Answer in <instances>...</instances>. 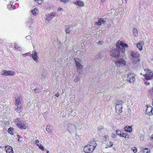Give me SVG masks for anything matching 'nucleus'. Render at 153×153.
I'll list each match as a JSON object with an SVG mask.
<instances>
[{"label": "nucleus", "mask_w": 153, "mask_h": 153, "mask_svg": "<svg viewBox=\"0 0 153 153\" xmlns=\"http://www.w3.org/2000/svg\"><path fill=\"white\" fill-rule=\"evenodd\" d=\"M97 144L94 140L91 141L84 148L83 150L86 153H92V152L96 147Z\"/></svg>", "instance_id": "1"}, {"label": "nucleus", "mask_w": 153, "mask_h": 153, "mask_svg": "<svg viewBox=\"0 0 153 153\" xmlns=\"http://www.w3.org/2000/svg\"><path fill=\"white\" fill-rule=\"evenodd\" d=\"M131 56H132V60L134 63L136 64L139 61V54L135 51H131L129 53Z\"/></svg>", "instance_id": "2"}, {"label": "nucleus", "mask_w": 153, "mask_h": 153, "mask_svg": "<svg viewBox=\"0 0 153 153\" xmlns=\"http://www.w3.org/2000/svg\"><path fill=\"white\" fill-rule=\"evenodd\" d=\"M124 102V100H120L116 103V111L117 113H121L122 112V107Z\"/></svg>", "instance_id": "3"}, {"label": "nucleus", "mask_w": 153, "mask_h": 153, "mask_svg": "<svg viewBox=\"0 0 153 153\" xmlns=\"http://www.w3.org/2000/svg\"><path fill=\"white\" fill-rule=\"evenodd\" d=\"M15 123L19 128L22 129H25L27 128L26 122L25 121L21 122L18 118L16 119L14 121Z\"/></svg>", "instance_id": "4"}, {"label": "nucleus", "mask_w": 153, "mask_h": 153, "mask_svg": "<svg viewBox=\"0 0 153 153\" xmlns=\"http://www.w3.org/2000/svg\"><path fill=\"white\" fill-rule=\"evenodd\" d=\"M116 47L118 48L123 53H124L126 51L125 48H128V45L124 43L121 41L118 42L116 44Z\"/></svg>", "instance_id": "5"}, {"label": "nucleus", "mask_w": 153, "mask_h": 153, "mask_svg": "<svg viewBox=\"0 0 153 153\" xmlns=\"http://www.w3.org/2000/svg\"><path fill=\"white\" fill-rule=\"evenodd\" d=\"M74 61L77 72L79 73L82 72L83 71L82 68L83 67L81 64L82 61L77 59H74Z\"/></svg>", "instance_id": "6"}, {"label": "nucleus", "mask_w": 153, "mask_h": 153, "mask_svg": "<svg viewBox=\"0 0 153 153\" xmlns=\"http://www.w3.org/2000/svg\"><path fill=\"white\" fill-rule=\"evenodd\" d=\"M145 74L143 75L145 79L146 80H150L153 77L152 71L148 69L144 70Z\"/></svg>", "instance_id": "7"}, {"label": "nucleus", "mask_w": 153, "mask_h": 153, "mask_svg": "<svg viewBox=\"0 0 153 153\" xmlns=\"http://www.w3.org/2000/svg\"><path fill=\"white\" fill-rule=\"evenodd\" d=\"M117 67H122L126 65V61L123 59H119L114 61Z\"/></svg>", "instance_id": "8"}, {"label": "nucleus", "mask_w": 153, "mask_h": 153, "mask_svg": "<svg viewBox=\"0 0 153 153\" xmlns=\"http://www.w3.org/2000/svg\"><path fill=\"white\" fill-rule=\"evenodd\" d=\"M110 55L113 57H118L120 55L119 51L114 48L111 49Z\"/></svg>", "instance_id": "9"}, {"label": "nucleus", "mask_w": 153, "mask_h": 153, "mask_svg": "<svg viewBox=\"0 0 153 153\" xmlns=\"http://www.w3.org/2000/svg\"><path fill=\"white\" fill-rule=\"evenodd\" d=\"M15 73L14 71H7L3 70L1 71V74L3 76L13 75Z\"/></svg>", "instance_id": "10"}, {"label": "nucleus", "mask_w": 153, "mask_h": 153, "mask_svg": "<svg viewBox=\"0 0 153 153\" xmlns=\"http://www.w3.org/2000/svg\"><path fill=\"white\" fill-rule=\"evenodd\" d=\"M32 57L33 59L36 63H39V57L37 53L35 51H32Z\"/></svg>", "instance_id": "11"}, {"label": "nucleus", "mask_w": 153, "mask_h": 153, "mask_svg": "<svg viewBox=\"0 0 153 153\" xmlns=\"http://www.w3.org/2000/svg\"><path fill=\"white\" fill-rule=\"evenodd\" d=\"M135 80L134 75L132 73H129L128 74L127 80L130 83L133 82Z\"/></svg>", "instance_id": "12"}, {"label": "nucleus", "mask_w": 153, "mask_h": 153, "mask_svg": "<svg viewBox=\"0 0 153 153\" xmlns=\"http://www.w3.org/2000/svg\"><path fill=\"white\" fill-rule=\"evenodd\" d=\"M22 99L21 96L19 95L16 98V106L22 105Z\"/></svg>", "instance_id": "13"}, {"label": "nucleus", "mask_w": 153, "mask_h": 153, "mask_svg": "<svg viewBox=\"0 0 153 153\" xmlns=\"http://www.w3.org/2000/svg\"><path fill=\"white\" fill-rule=\"evenodd\" d=\"M58 14L54 12L51 13L47 15L46 20L48 21H49L51 20L53 18L56 16H58Z\"/></svg>", "instance_id": "14"}, {"label": "nucleus", "mask_w": 153, "mask_h": 153, "mask_svg": "<svg viewBox=\"0 0 153 153\" xmlns=\"http://www.w3.org/2000/svg\"><path fill=\"white\" fill-rule=\"evenodd\" d=\"M147 107L146 111V114L149 116L152 115L153 114L152 111L153 108L150 105L147 106Z\"/></svg>", "instance_id": "15"}, {"label": "nucleus", "mask_w": 153, "mask_h": 153, "mask_svg": "<svg viewBox=\"0 0 153 153\" xmlns=\"http://www.w3.org/2000/svg\"><path fill=\"white\" fill-rule=\"evenodd\" d=\"M144 44V41H140L137 44L136 46L138 49L141 51L143 50V46Z\"/></svg>", "instance_id": "16"}, {"label": "nucleus", "mask_w": 153, "mask_h": 153, "mask_svg": "<svg viewBox=\"0 0 153 153\" xmlns=\"http://www.w3.org/2000/svg\"><path fill=\"white\" fill-rule=\"evenodd\" d=\"M5 149L7 153H13V151L12 147L8 145L6 146Z\"/></svg>", "instance_id": "17"}, {"label": "nucleus", "mask_w": 153, "mask_h": 153, "mask_svg": "<svg viewBox=\"0 0 153 153\" xmlns=\"http://www.w3.org/2000/svg\"><path fill=\"white\" fill-rule=\"evenodd\" d=\"M105 22L104 20L103 19L101 18L99 19L98 21L97 22H96V23L97 25H100L102 23L104 24L105 23Z\"/></svg>", "instance_id": "18"}, {"label": "nucleus", "mask_w": 153, "mask_h": 153, "mask_svg": "<svg viewBox=\"0 0 153 153\" xmlns=\"http://www.w3.org/2000/svg\"><path fill=\"white\" fill-rule=\"evenodd\" d=\"M124 129L126 131L129 132H131L132 131V127L131 126H126Z\"/></svg>", "instance_id": "19"}, {"label": "nucleus", "mask_w": 153, "mask_h": 153, "mask_svg": "<svg viewBox=\"0 0 153 153\" xmlns=\"http://www.w3.org/2000/svg\"><path fill=\"white\" fill-rule=\"evenodd\" d=\"M116 134L120 137H126V134L124 133H121L120 131L117 130L116 131Z\"/></svg>", "instance_id": "20"}, {"label": "nucleus", "mask_w": 153, "mask_h": 153, "mask_svg": "<svg viewBox=\"0 0 153 153\" xmlns=\"http://www.w3.org/2000/svg\"><path fill=\"white\" fill-rule=\"evenodd\" d=\"M16 111L18 112H21L22 110V105L16 106Z\"/></svg>", "instance_id": "21"}, {"label": "nucleus", "mask_w": 153, "mask_h": 153, "mask_svg": "<svg viewBox=\"0 0 153 153\" xmlns=\"http://www.w3.org/2000/svg\"><path fill=\"white\" fill-rule=\"evenodd\" d=\"M31 12L33 16H36L38 14V9L36 8H35L31 10Z\"/></svg>", "instance_id": "22"}, {"label": "nucleus", "mask_w": 153, "mask_h": 153, "mask_svg": "<svg viewBox=\"0 0 153 153\" xmlns=\"http://www.w3.org/2000/svg\"><path fill=\"white\" fill-rule=\"evenodd\" d=\"M133 33L134 36L136 37H137L138 36V32L136 28H134L133 29Z\"/></svg>", "instance_id": "23"}, {"label": "nucleus", "mask_w": 153, "mask_h": 153, "mask_svg": "<svg viewBox=\"0 0 153 153\" xmlns=\"http://www.w3.org/2000/svg\"><path fill=\"white\" fill-rule=\"evenodd\" d=\"M74 3L75 4L80 6H82L84 5V3L81 1H76Z\"/></svg>", "instance_id": "24"}, {"label": "nucleus", "mask_w": 153, "mask_h": 153, "mask_svg": "<svg viewBox=\"0 0 153 153\" xmlns=\"http://www.w3.org/2000/svg\"><path fill=\"white\" fill-rule=\"evenodd\" d=\"M14 128L13 127H10L8 128V132L11 135H13Z\"/></svg>", "instance_id": "25"}, {"label": "nucleus", "mask_w": 153, "mask_h": 153, "mask_svg": "<svg viewBox=\"0 0 153 153\" xmlns=\"http://www.w3.org/2000/svg\"><path fill=\"white\" fill-rule=\"evenodd\" d=\"M81 78L79 76H76L74 79V82L76 83H78V82L80 80Z\"/></svg>", "instance_id": "26"}, {"label": "nucleus", "mask_w": 153, "mask_h": 153, "mask_svg": "<svg viewBox=\"0 0 153 153\" xmlns=\"http://www.w3.org/2000/svg\"><path fill=\"white\" fill-rule=\"evenodd\" d=\"M72 29L71 27H68L66 29L65 31L66 33H69L72 30Z\"/></svg>", "instance_id": "27"}, {"label": "nucleus", "mask_w": 153, "mask_h": 153, "mask_svg": "<svg viewBox=\"0 0 153 153\" xmlns=\"http://www.w3.org/2000/svg\"><path fill=\"white\" fill-rule=\"evenodd\" d=\"M14 48L20 51L21 49V48L17 44L15 43L14 44Z\"/></svg>", "instance_id": "28"}, {"label": "nucleus", "mask_w": 153, "mask_h": 153, "mask_svg": "<svg viewBox=\"0 0 153 153\" xmlns=\"http://www.w3.org/2000/svg\"><path fill=\"white\" fill-rule=\"evenodd\" d=\"M14 7V6H13V5L11 4H9L7 6V8L11 10L14 9V8H13V7Z\"/></svg>", "instance_id": "29"}, {"label": "nucleus", "mask_w": 153, "mask_h": 153, "mask_svg": "<svg viewBox=\"0 0 153 153\" xmlns=\"http://www.w3.org/2000/svg\"><path fill=\"white\" fill-rule=\"evenodd\" d=\"M46 130L48 133H49L51 132V131L50 129V126H47L46 128Z\"/></svg>", "instance_id": "30"}, {"label": "nucleus", "mask_w": 153, "mask_h": 153, "mask_svg": "<svg viewBox=\"0 0 153 153\" xmlns=\"http://www.w3.org/2000/svg\"><path fill=\"white\" fill-rule=\"evenodd\" d=\"M37 146H38L39 148L41 150H44L45 149L43 146L42 144L40 145V146H39L38 144H37Z\"/></svg>", "instance_id": "31"}, {"label": "nucleus", "mask_w": 153, "mask_h": 153, "mask_svg": "<svg viewBox=\"0 0 153 153\" xmlns=\"http://www.w3.org/2000/svg\"><path fill=\"white\" fill-rule=\"evenodd\" d=\"M144 152H146V153H150V150L147 148H145L144 149L143 151Z\"/></svg>", "instance_id": "32"}, {"label": "nucleus", "mask_w": 153, "mask_h": 153, "mask_svg": "<svg viewBox=\"0 0 153 153\" xmlns=\"http://www.w3.org/2000/svg\"><path fill=\"white\" fill-rule=\"evenodd\" d=\"M35 1L39 4H41L44 0H34Z\"/></svg>", "instance_id": "33"}, {"label": "nucleus", "mask_w": 153, "mask_h": 153, "mask_svg": "<svg viewBox=\"0 0 153 153\" xmlns=\"http://www.w3.org/2000/svg\"><path fill=\"white\" fill-rule=\"evenodd\" d=\"M107 145L108 147H112L113 146V143L112 142L110 141V142L109 144H107Z\"/></svg>", "instance_id": "34"}, {"label": "nucleus", "mask_w": 153, "mask_h": 153, "mask_svg": "<svg viewBox=\"0 0 153 153\" xmlns=\"http://www.w3.org/2000/svg\"><path fill=\"white\" fill-rule=\"evenodd\" d=\"M58 12L62 13L63 11V10L62 8H59L57 10Z\"/></svg>", "instance_id": "35"}, {"label": "nucleus", "mask_w": 153, "mask_h": 153, "mask_svg": "<svg viewBox=\"0 0 153 153\" xmlns=\"http://www.w3.org/2000/svg\"><path fill=\"white\" fill-rule=\"evenodd\" d=\"M34 143L35 144L36 146L37 144H38L39 143V141L38 140H36L34 141Z\"/></svg>", "instance_id": "36"}, {"label": "nucleus", "mask_w": 153, "mask_h": 153, "mask_svg": "<svg viewBox=\"0 0 153 153\" xmlns=\"http://www.w3.org/2000/svg\"><path fill=\"white\" fill-rule=\"evenodd\" d=\"M61 1L65 3H66L67 2H68V1H69V0H60Z\"/></svg>", "instance_id": "37"}, {"label": "nucleus", "mask_w": 153, "mask_h": 153, "mask_svg": "<svg viewBox=\"0 0 153 153\" xmlns=\"http://www.w3.org/2000/svg\"><path fill=\"white\" fill-rule=\"evenodd\" d=\"M144 83L147 86H148L150 85L149 83L147 81L144 82Z\"/></svg>", "instance_id": "38"}, {"label": "nucleus", "mask_w": 153, "mask_h": 153, "mask_svg": "<svg viewBox=\"0 0 153 153\" xmlns=\"http://www.w3.org/2000/svg\"><path fill=\"white\" fill-rule=\"evenodd\" d=\"M134 149H133V152L134 153H136L137 152V150L135 147L134 148Z\"/></svg>", "instance_id": "39"}, {"label": "nucleus", "mask_w": 153, "mask_h": 153, "mask_svg": "<svg viewBox=\"0 0 153 153\" xmlns=\"http://www.w3.org/2000/svg\"><path fill=\"white\" fill-rule=\"evenodd\" d=\"M31 37L30 36H28L26 37V38L27 39H31Z\"/></svg>", "instance_id": "40"}, {"label": "nucleus", "mask_w": 153, "mask_h": 153, "mask_svg": "<svg viewBox=\"0 0 153 153\" xmlns=\"http://www.w3.org/2000/svg\"><path fill=\"white\" fill-rule=\"evenodd\" d=\"M103 42L102 41H99L98 42V44H99V45H101V44H103Z\"/></svg>", "instance_id": "41"}, {"label": "nucleus", "mask_w": 153, "mask_h": 153, "mask_svg": "<svg viewBox=\"0 0 153 153\" xmlns=\"http://www.w3.org/2000/svg\"><path fill=\"white\" fill-rule=\"evenodd\" d=\"M59 96V94L58 93L55 94V96L57 97H58Z\"/></svg>", "instance_id": "42"}, {"label": "nucleus", "mask_w": 153, "mask_h": 153, "mask_svg": "<svg viewBox=\"0 0 153 153\" xmlns=\"http://www.w3.org/2000/svg\"><path fill=\"white\" fill-rule=\"evenodd\" d=\"M18 137V141H19V138H20V136L18 134L17 135Z\"/></svg>", "instance_id": "43"}, {"label": "nucleus", "mask_w": 153, "mask_h": 153, "mask_svg": "<svg viewBox=\"0 0 153 153\" xmlns=\"http://www.w3.org/2000/svg\"><path fill=\"white\" fill-rule=\"evenodd\" d=\"M115 135L114 134H112V137L113 138H115Z\"/></svg>", "instance_id": "44"}, {"label": "nucleus", "mask_w": 153, "mask_h": 153, "mask_svg": "<svg viewBox=\"0 0 153 153\" xmlns=\"http://www.w3.org/2000/svg\"><path fill=\"white\" fill-rule=\"evenodd\" d=\"M151 140L153 141V134L152 136V137L151 138Z\"/></svg>", "instance_id": "45"}, {"label": "nucleus", "mask_w": 153, "mask_h": 153, "mask_svg": "<svg viewBox=\"0 0 153 153\" xmlns=\"http://www.w3.org/2000/svg\"><path fill=\"white\" fill-rule=\"evenodd\" d=\"M127 134H126V137L125 136V137H125V138H127ZM127 138H128V139L129 138L128 136V137Z\"/></svg>", "instance_id": "46"}, {"label": "nucleus", "mask_w": 153, "mask_h": 153, "mask_svg": "<svg viewBox=\"0 0 153 153\" xmlns=\"http://www.w3.org/2000/svg\"><path fill=\"white\" fill-rule=\"evenodd\" d=\"M105 1V0H101V1L102 2H104Z\"/></svg>", "instance_id": "47"}, {"label": "nucleus", "mask_w": 153, "mask_h": 153, "mask_svg": "<svg viewBox=\"0 0 153 153\" xmlns=\"http://www.w3.org/2000/svg\"><path fill=\"white\" fill-rule=\"evenodd\" d=\"M27 53L30 54L29 53H26L23 54V55H25L26 54H27Z\"/></svg>", "instance_id": "48"}, {"label": "nucleus", "mask_w": 153, "mask_h": 153, "mask_svg": "<svg viewBox=\"0 0 153 153\" xmlns=\"http://www.w3.org/2000/svg\"><path fill=\"white\" fill-rule=\"evenodd\" d=\"M49 151L48 150H47L46 152V153H49Z\"/></svg>", "instance_id": "49"}, {"label": "nucleus", "mask_w": 153, "mask_h": 153, "mask_svg": "<svg viewBox=\"0 0 153 153\" xmlns=\"http://www.w3.org/2000/svg\"><path fill=\"white\" fill-rule=\"evenodd\" d=\"M152 105L153 106V98L152 99Z\"/></svg>", "instance_id": "50"}, {"label": "nucleus", "mask_w": 153, "mask_h": 153, "mask_svg": "<svg viewBox=\"0 0 153 153\" xmlns=\"http://www.w3.org/2000/svg\"><path fill=\"white\" fill-rule=\"evenodd\" d=\"M38 144L39 145V146H40V145H41V144L40 143H39Z\"/></svg>", "instance_id": "51"}, {"label": "nucleus", "mask_w": 153, "mask_h": 153, "mask_svg": "<svg viewBox=\"0 0 153 153\" xmlns=\"http://www.w3.org/2000/svg\"><path fill=\"white\" fill-rule=\"evenodd\" d=\"M125 0V1H126V3H127V0Z\"/></svg>", "instance_id": "52"}]
</instances>
